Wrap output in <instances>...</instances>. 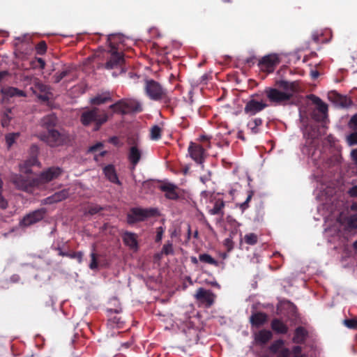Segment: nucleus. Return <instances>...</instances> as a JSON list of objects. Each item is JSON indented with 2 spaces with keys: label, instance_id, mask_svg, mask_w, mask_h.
<instances>
[{
  "label": "nucleus",
  "instance_id": "obj_1",
  "mask_svg": "<svg viewBox=\"0 0 357 357\" xmlns=\"http://www.w3.org/2000/svg\"><path fill=\"white\" fill-rule=\"evenodd\" d=\"M144 91L145 95L151 100L161 102L167 107H169L172 103V98L168 90L153 79H146L144 80Z\"/></svg>",
  "mask_w": 357,
  "mask_h": 357
},
{
  "label": "nucleus",
  "instance_id": "obj_2",
  "mask_svg": "<svg viewBox=\"0 0 357 357\" xmlns=\"http://www.w3.org/2000/svg\"><path fill=\"white\" fill-rule=\"evenodd\" d=\"M107 120L108 115L107 112L97 107L86 109L80 116L82 124L84 126L93 124L95 130H98Z\"/></svg>",
  "mask_w": 357,
  "mask_h": 357
},
{
  "label": "nucleus",
  "instance_id": "obj_3",
  "mask_svg": "<svg viewBox=\"0 0 357 357\" xmlns=\"http://www.w3.org/2000/svg\"><path fill=\"white\" fill-rule=\"evenodd\" d=\"M116 35L111 34L108 36V40L110 43L111 47V56L108 61L105 64V68L108 70H115L113 73L114 76L124 72L123 64L125 62L123 54L118 52L116 50V47L114 45L113 40L115 39Z\"/></svg>",
  "mask_w": 357,
  "mask_h": 357
},
{
  "label": "nucleus",
  "instance_id": "obj_4",
  "mask_svg": "<svg viewBox=\"0 0 357 357\" xmlns=\"http://www.w3.org/2000/svg\"><path fill=\"white\" fill-rule=\"evenodd\" d=\"M116 114L122 115L130 113H139L143 111V107L140 101L135 98H123L109 107Z\"/></svg>",
  "mask_w": 357,
  "mask_h": 357
},
{
  "label": "nucleus",
  "instance_id": "obj_5",
  "mask_svg": "<svg viewBox=\"0 0 357 357\" xmlns=\"http://www.w3.org/2000/svg\"><path fill=\"white\" fill-rule=\"evenodd\" d=\"M39 137L52 147L61 146L70 141V135L67 132L56 129H50L47 132L40 133Z\"/></svg>",
  "mask_w": 357,
  "mask_h": 357
},
{
  "label": "nucleus",
  "instance_id": "obj_6",
  "mask_svg": "<svg viewBox=\"0 0 357 357\" xmlns=\"http://www.w3.org/2000/svg\"><path fill=\"white\" fill-rule=\"evenodd\" d=\"M280 63L279 56L276 54H271L263 56L257 65L261 71L270 74L274 72Z\"/></svg>",
  "mask_w": 357,
  "mask_h": 357
},
{
  "label": "nucleus",
  "instance_id": "obj_7",
  "mask_svg": "<svg viewBox=\"0 0 357 357\" xmlns=\"http://www.w3.org/2000/svg\"><path fill=\"white\" fill-rule=\"evenodd\" d=\"M264 93L268 100L275 105H282L289 100L292 94L287 91H281L275 88L268 87L264 90Z\"/></svg>",
  "mask_w": 357,
  "mask_h": 357
},
{
  "label": "nucleus",
  "instance_id": "obj_8",
  "mask_svg": "<svg viewBox=\"0 0 357 357\" xmlns=\"http://www.w3.org/2000/svg\"><path fill=\"white\" fill-rule=\"evenodd\" d=\"M11 181L17 188L26 192L30 191L33 187H38V181L36 178L29 176L15 174L12 176Z\"/></svg>",
  "mask_w": 357,
  "mask_h": 357
},
{
  "label": "nucleus",
  "instance_id": "obj_9",
  "mask_svg": "<svg viewBox=\"0 0 357 357\" xmlns=\"http://www.w3.org/2000/svg\"><path fill=\"white\" fill-rule=\"evenodd\" d=\"M155 215L154 209H143L141 208H132L127 215L128 223L133 225L137 222L145 220L147 218Z\"/></svg>",
  "mask_w": 357,
  "mask_h": 357
},
{
  "label": "nucleus",
  "instance_id": "obj_10",
  "mask_svg": "<svg viewBox=\"0 0 357 357\" xmlns=\"http://www.w3.org/2000/svg\"><path fill=\"white\" fill-rule=\"evenodd\" d=\"M31 89L33 93L42 101L47 102L50 99V96L52 95L50 87L43 84L38 79L35 78L33 80Z\"/></svg>",
  "mask_w": 357,
  "mask_h": 357
},
{
  "label": "nucleus",
  "instance_id": "obj_11",
  "mask_svg": "<svg viewBox=\"0 0 357 357\" xmlns=\"http://www.w3.org/2000/svg\"><path fill=\"white\" fill-rule=\"evenodd\" d=\"M46 213L47 210L45 208H40L39 209L35 210L26 214L20 221V224L23 227H29L42 220L44 218Z\"/></svg>",
  "mask_w": 357,
  "mask_h": 357
},
{
  "label": "nucleus",
  "instance_id": "obj_12",
  "mask_svg": "<svg viewBox=\"0 0 357 357\" xmlns=\"http://www.w3.org/2000/svg\"><path fill=\"white\" fill-rule=\"evenodd\" d=\"M257 94L252 95L251 98L247 101L244 107L245 114L249 116H254L266 108L268 105L264 101L257 100L254 98Z\"/></svg>",
  "mask_w": 357,
  "mask_h": 357
},
{
  "label": "nucleus",
  "instance_id": "obj_13",
  "mask_svg": "<svg viewBox=\"0 0 357 357\" xmlns=\"http://www.w3.org/2000/svg\"><path fill=\"white\" fill-rule=\"evenodd\" d=\"M62 173V169L58 167H51L40 174L38 177L36 178L38 181V187L49 183L58 178Z\"/></svg>",
  "mask_w": 357,
  "mask_h": 357
},
{
  "label": "nucleus",
  "instance_id": "obj_14",
  "mask_svg": "<svg viewBox=\"0 0 357 357\" xmlns=\"http://www.w3.org/2000/svg\"><path fill=\"white\" fill-rule=\"evenodd\" d=\"M131 144L128 153V160L132 166V169H135L140 161L142 155V151L139 147L137 142L134 141L133 142H129Z\"/></svg>",
  "mask_w": 357,
  "mask_h": 357
},
{
  "label": "nucleus",
  "instance_id": "obj_15",
  "mask_svg": "<svg viewBox=\"0 0 357 357\" xmlns=\"http://www.w3.org/2000/svg\"><path fill=\"white\" fill-rule=\"evenodd\" d=\"M30 149H31V153L30 158H29L28 160L24 161L23 162V164H21L20 165V171L26 174L31 173V167L32 166L37 165L38 164H39V162L37 159V153L38 152V147L36 145L33 144L31 146Z\"/></svg>",
  "mask_w": 357,
  "mask_h": 357
},
{
  "label": "nucleus",
  "instance_id": "obj_16",
  "mask_svg": "<svg viewBox=\"0 0 357 357\" xmlns=\"http://www.w3.org/2000/svg\"><path fill=\"white\" fill-rule=\"evenodd\" d=\"M190 157L197 163L202 164L204 161L205 149L202 146L195 142H190L188 147Z\"/></svg>",
  "mask_w": 357,
  "mask_h": 357
},
{
  "label": "nucleus",
  "instance_id": "obj_17",
  "mask_svg": "<svg viewBox=\"0 0 357 357\" xmlns=\"http://www.w3.org/2000/svg\"><path fill=\"white\" fill-rule=\"evenodd\" d=\"M195 296L197 301L202 303H205L207 307H211L214 303V294L212 291L206 290L202 287H200L197 289Z\"/></svg>",
  "mask_w": 357,
  "mask_h": 357
},
{
  "label": "nucleus",
  "instance_id": "obj_18",
  "mask_svg": "<svg viewBox=\"0 0 357 357\" xmlns=\"http://www.w3.org/2000/svg\"><path fill=\"white\" fill-rule=\"evenodd\" d=\"M268 316L263 312H253L250 317V323L252 327L259 328L267 323Z\"/></svg>",
  "mask_w": 357,
  "mask_h": 357
},
{
  "label": "nucleus",
  "instance_id": "obj_19",
  "mask_svg": "<svg viewBox=\"0 0 357 357\" xmlns=\"http://www.w3.org/2000/svg\"><path fill=\"white\" fill-rule=\"evenodd\" d=\"M69 196V191L67 189H63L56 192L52 195L44 199L42 202L44 204H52L65 200Z\"/></svg>",
  "mask_w": 357,
  "mask_h": 357
},
{
  "label": "nucleus",
  "instance_id": "obj_20",
  "mask_svg": "<svg viewBox=\"0 0 357 357\" xmlns=\"http://www.w3.org/2000/svg\"><path fill=\"white\" fill-rule=\"evenodd\" d=\"M273 338V333L267 329H261L254 334L255 342L258 345H265Z\"/></svg>",
  "mask_w": 357,
  "mask_h": 357
},
{
  "label": "nucleus",
  "instance_id": "obj_21",
  "mask_svg": "<svg viewBox=\"0 0 357 357\" xmlns=\"http://www.w3.org/2000/svg\"><path fill=\"white\" fill-rule=\"evenodd\" d=\"M284 341L282 339H278L275 340L270 345L268 350L271 354H276V356H280V354L284 350H287V357H289L291 354V351L289 348L284 347Z\"/></svg>",
  "mask_w": 357,
  "mask_h": 357
},
{
  "label": "nucleus",
  "instance_id": "obj_22",
  "mask_svg": "<svg viewBox=\"0 0 357 357\" xmlns=\"http://www.w3.org/2000/svg\"><path fill=\"white\" fill-rule=\"evenodd\" d=\"M308 331L303 326H298L295 328L292 342L297 344H303L308 337Z\"/></svg>",
  "mask_w": 357,
  "mask_h": 357
},
{
  "label": "nucleus",
  "instance_id": "obj_23",
  "mask_svg": "<svg viewBox=\"0 0 357 357\" xmlns=\"http://www.w3.org/2000/svg\"><path fill=\"white\" fill-rule=\"evenodd\" d=\"M177 186L172 183H166L160 186V190L165 192V197L171 200H177L179 197L176 192Z\"/></svg>",
  "mask_w": 357,
  "mask_h": 357
},
{
  "label": "nucleus",
  "instance_id": "obj_24",
  "mask_svg": "<svg viewBox=\"0 0 357 357\" xmlns=\"http://www.w3.org/2000/svg\"><path fill=\"white\" fill-rule=\"evenodd\" d=\"M271 328L276 334L279 335H285L289 331L288 326L279 318H274L272 319L271 322Z\"/></svg>",
  "mask_w": 357,
  "mask_h": 357
},
{
  "label": "nucleus",
  "instance_id": "obj_25",
  "mask_svg": "<svg viewBox=\"0 0 357 357\" xmlns=\"http://www.w3.org/2000/svg\"><path fill=\"white\" fill-rule=\"evenodd\" d=\"M1 93L3 95L4 98H13V97H26V93L20 90L17 88L13 87V86H6V87H2L0 89Z\"/></svg>",
  "mask_w": 357,
  "mask_h": 357
},
{
  "label": "nucleus",
  "instance_id": "obj_26",
  "mask_svg": "<svg viewBox=\"0 0 357 357\" xmlns=\"http://www.w3.org/2000/svg\"><path fill=\"white\" fill-rule=\"evenodd\" d=\"M112 101V95L109 91H105L100 94H97L90 99V103L93 105H100L108 102Z\"/></svg>",
  "mask_w": 357,
  "mask_h": 357
},
{
  "label": "nucleus",
  "instance_id": "obj_27",
  "mask_svg": "<svg viewBox=\"0 0 357 357\" xmlns=\"http://www.w3.org/2000/svg\"><path fill=\"white\" fill-rule=\"evenodd\" d=\"M103 172L107 178L112 183L121 185L116 174L114 166L113 165H108L103 168Z\"/></svg>",
  "mask_w": 357,
  "mask_h": 357
},
{
  "label": "nucleus",
  "instance_id": "obj_28",
  "mask_svg": "<svg viewBox=\"0 0 357 357\" xmlns=\"http://www.w3.org/2000/svg\"><path fill=\"white\" fill-rule=\"evenodd\" d=\"M137 238V236L135 234L130 231H126L122 236L124 244L131 249L137 248L138 243Z\"/></svg>",
  "mask_w": 357,
  "mask_h": 357
},
{
  "label": "nucleus",
  "instance_id": "obj_29",
  "mask_svg": "<svg viewBox=\"0 0 357 357\" xmlns=\"http://www.w3.org/2000/svg\"><path fill=\"white\" fill-rule=\"evenodd\" d=\"M225 206V202L222 199H217L214 202L213 207L208 210V213L223 217Z\"/></svg>",
  "mask_w": 357,
  "mask_h": 357
},
{
  "label": "nucleus",
  "instance_id": "obj_30",
  "mask_svg": "<svg viewBox=\"0 0 357 357\" xmlns=\"http://www.w3.org/2000/svg\"><path fill=\"white\" fill-rule=\"evenodd\" d=\"M107 312L109 313V321L114 325L116 326L117 328H122L123 321L121 320V317L113 315L114 314H119L121 312V309H107Z\"/></svg>",
  "mask_w": 357,
  "mask_h": 357
},
{
  "label": "nucleus",
  "instance_id": "obj_31",
  "mask_svg": "<svg viewBox=\"0 0 357 357\" xmlns=\"http://www.w3.org/2000/svg\"><path fill=\"white\" fill-rule=\"evenodd\" d=\"M57 123V117L55 114H52L44 116L41 119V125L43 128H46L47 130L50 129H54V127Z\"/></svg>",
  "mask_w": 357,
  "mask_h": 357
},
{
  "label": "nucleus",
  "instance_id": "obj_32",
  "mask_svg": "<svg viewBox=\"0 0 357 357\" xmlns=\"http://www.w3.org/2000/svg\"><path fill=\"white\" fill-rule=\"evenodd\" d=\"M263 121L261 118H254L248 122L247 126L253 135L258 134L261 132V126Z\"/></svg>",
  "mask_w": 357,
  "mask_h": 357
},
{
  "label": "nucleus",
  "instance_id": "obj_33",
  "mask_svg": "<svg viewBox=\"0 0 357 357\" xmlns=\"http://www.w3.org/2000/svg\"><path fill=\"white\" fill-rule=\"evenodd\" d=\"M329 98L333 99V100L342 107H347L349 105L350 100L344 96H342L336 92L331 93Z\"/></svg>",
  "mask_w": 357,
  "mask_h": 357
},
{
  "label": "nucleus",
  "instance_id": "obj_34",
  "mask_svg": "<svg viewBox=\"0 0 357 357\" xmlns=\"http://www.w3.org/2000/svg\"><path fill=\"white\" fill-rule=\"evenodd\" d=\"M277 85L279 88L284 91H290L294 92L296 91V84L295 82H289L285 80H280L277 82Z\"/></svg>",
  "mask_w": 357,
  "mask_h": 357
},
{
  "label": "nucleus",
  "instance_id": "obj_35",
  "mask_svg": "<svg viewBox=\"0 0 357 357\" xmlns=\"http://www.w3.org/2000/svg\"><path fill=\"white\" fill-rule=\"evenodd\" d=\"M199 260L203 263L213 265L215 266H219V262L213 258L210 255L204 253L199 255Z\"/></svg>",
  "mask_w": 357,
  "mask_h": 357
},
{
  "label": "nucleus",
  "instance_id": "obj_36",
  "mask_svg": "<svg viewBox=\"0 0 357 357\" xmlns=\"http://www.w3.org/2000/svg\"><path fill=\"white\" fill-rule=\"evenodd\" d=\"M162 128L158 125L151 127L150 130V138L152 140L157 141L161 138Z\"/></svg>",
  "mask_w": 357,
  "mask_h": 357
},
{
  "label": "nucleus",
  "instance_id": "obj_37",
  "mask_svg": "<svg viewBox=\"0 0 357 357\" xmlns=\"http://www.w3.org/2000/svg\"><path fill=\"white\" fill-rule=\"evenodd\" d=\"M244 241L248 245H254L258 242V236L255 233H249L245 235Z\"/></svg>",
  "mask_w": 357,
  "mask_h": 357
},
{
  "label": "nucleus",
  "instance_id": "obj_38",
  "mask_svg": "<svg viewBox=\"0 0 357 357\" xmlns=\"http://www.w3.org/2000/svg\"><path fill=\"white\" fill-rule=\"evenodd\" d=\"M19 132L8 133L6 135V142L8 148H10L19 137Z\"/></svg>",
  "mask_w": 357,
  "mask_h": 357
},
{
  "label": "nucleus",
  "instance_id": "obj_39",
  "mask_svg": "<svg viewBox=\"0 0 357 357\" xmlns=\"http://www.w3.org/2000/svg\"><path fill=\"white\" fill-rule=\"evenodd\" d=\"M11 109H7L3 114L1 123L3 128L8 127L10 125V121L12 119L9 115Z\"/></svg>",
  "mask_w": 357,
  "mask_h": 357
},
{
  "label": "nucleus",
  "instance_id": "obj_40",
  "mask_svg": "<svg viewBox=\"0 0 357 357\" xmlns=\"http://www.w3.org/2000/svg\"><path fill=\"white\" fill-rule=\"evenodd\" d=\"M162 254H164L165 255L174 254L173 244L172 242L167 241L163 245L162 249Z\"/></svg>",
  "mask_w": 357,
  "mask_h": 357
},
{
  "label": "nucleus",
  "instance_id": "obj_41",
  "mask_svg": "<svg viewBox=\"0 0 357 357\" xmlns=\"http://www.w3.org/2000/svg\"><path fill=\"white\" fill-rule=\"evenodd\" d=\"M47 48V44L44 40L40 41L36 46V52L40 55L45 54Z\"/></svg>",
  "mask_w": 357,
  "mask_h": 357
},
{
  "label": "nucleus",
  "instance_id": "obj_42",
  "mask_svg": "<svg viewBox=\"0 0 357 357\" xmlns=\"http://www.w3.org/2000/svg\"><path fill=\"white\" fill-rule=\"evenodd\" d=\"M3 181L0 178V208L6 209L8 207V202L2 195Z\"/></svg>",
  "mask_w": 357,
  "mask_h": 357
},
{
  "label": "nucleus",
  "instance_id": "obj_43",
  "mask_svg": "<svg viewBox=\"0 0 357 357\" xmlns=\"http://www.w3.org/2000/svg\"><path fill=\"white\" fill-rule=\"evenodd\" d=\"M344 325L349 329H357V319H346L343 321Z\"/></svg>",
  "mask_w": 357,
  "mask_h": 357
},
{
  "label": "nucleus",
  "instance_id": "obj_44",
  "mask_svg": "<svg viewBox=\"0 0 357 357\" xmlns=\"http://www.w3.org/2000/svg\"><path fill=\"white\" fill-rule=\"evenodd\" d=\"M83 252L81 251L79 252H68V255H66L67 257H69L70 259H76L77 262L79 264H81L83 259Z\"/></svg>",
  "mask_w": 357,
  "mask_h": 357
},
{
  "label": "nucleus",
  "instance_id": "obj_45",
  "mask_svg": "<svg viewBox=\"0 0 357 357\" xmlns=\"http://www.w3.org/2000/svg\"><path fill=\"white\" fill-rule=\"evenodd\" d=\"M347 143L350 146L357 145V131H354L347 137Z\"/></svg>",
  "mask_w": 357,
  "mask_h": 357
},
{
  "label": "nucleus",
  "instance_id": "obj_46",
  "mask_svg": "<svg viewBox=\"0 0 357 357\" xmlns=\"http://www.w3.org/2000/svg\"><path fill=\"white\" fill-rule=\"evenodd\" d=\"M91 263L89 264V268L91 270L96 269L98 266V255L94 252H92L91 253Z\"/></svg>",
  "mask_w": 357,
  "mask_h": 357
},
{
  "label": "nucleus",
  "instance_id": "obj_47",
  "mask_svg": "<svg viewBox=\"0 0 357 357\" xmlns=\"http://www.w3.org/2000/svg\"><path fill=\"white\" fill-rule=\"evenodd\" d=\"M348 126L354 131H357V113L354 114L348 123Z\"/></svg>",
  "mask_w": 357,
  "mask_h": 357
},
{
  "label": "nucleus",
  "instance_id": "obj_48",
  "mask_svg": "<svg viewBox=\"0 0 357 357\" xmlns=\"http://www.w3.org/2000/svg\"><path fill=\"white\" fill-rule=\"evenodd\" d=\"M102 210L103 208L99 205H91L88 208V213L93 215L97 214L98 213L100 212Z\"/></svg>",
  "mask_w": 357,
  "mask_h": 357
},
{
  "label": "nucleus",
  "instance_id": "obj_49",
  "mask_svg": "<svg viewBox=\"0 0 357 357\" xmlns=\"http://www.w3.org/2000/svg\"><path fill=\"white\" fill-rule=\"evenodd\" d=\"M312 118L317 122H323L326 118V114L313 111L312 113Z\"/></svg>",
  "mask_w": 357,
  "mask_h": 357
},
{
  "label": "nucleus",
  "instance_id": "obj_50",
  "mask_svg": "<svg viewBox=\"0 0 357 357\" xmlns=\"http://www.w3.org/2000/svg\"><path fill=\"white\" fill-rule=\"evenodd\" d=\"M253 195L252 191H249L248 194V197L244 202L241 204L240 208L242 210V211H244L245 209L248 208V203L251 200Z\"/></svg>",
  "mask_w": 357,
  "mask_h": 357
},
{
  "label": "nucleus",
  "instance_id": "obj_51",
  "mask_svg": "<svg viewBox=\"0 0 357 357\" xmlns=\"http://www.w3.org/2000/svg\"><path fill=\"white\" fill-rule=\"evenodd\" d=\"M52 249L58 252V255L61 257H66L68 252L63 250V247L60 243H57L55 245H52Z\"/></svg>",
  "mask_w": 357,
  "mask_h": 357
},
{
  "label": "nucleus",
  "instance_id": "obj_52",
  "mask_svg": "<svg viewBox=\"0 0 357 357\" xmlns=\"http://www.w3.org/2000/svg\"><path fill=\"white\" fill-rule=\"evenodd\" d=\"M348 227L351 229H357V214L351 215L348 220Z\"/></svg>",
  "mask_w": 357,
  "mask_h": 357
},
{
  "label": "nucleus",
  "instance_id": "obj_53",
  "mask_svg": "<svg viewBox=\"0 0 357 357\" xmlns=\"http://www.w3.org/2000/svg\"><path fill=\"white\" fill-rule=\"evenodd\" d=\"M314 112L327 114L328 106L326 103L321 102V103L317 105V108L314 110Z\"/></svg>",
  "mask_w": 357,
  "mask_h": 357
},
{
  "label": "nucleus",
  "instance_id": "obj_54",
  "mask_svg": "<svg viewBox=\"0 0 357 357\" xmlns=\"http://www.w3.org/2000/svg\"><path fill=\"white\" fill-rule=\"evenodd\" d=\"M224 245L227 248V252H230L234 248V243L231 238H227L224 241Z\"/></svg>",
  "mask_w": 357,
  "mask_h": 357
},
{
  "label": "nucleus",
  "instance_id": "obj_55",
  "mask_svg": "<svg viewBox=\"0 0 357 357\" xmlns=\"http://www.w3.org/2000/svg\"><path fill=\"white\" fill-rule=\"evenodd\" d=\"M66 75H67V71H65V70L60 72L59 73H56L54 76V82L59 83L63 78H64L66 76Z\"/></svg>",
  "mask_w": 357,
  "mask_h": 357
},
{
  "label": "nucleus",
  "instance_id": "obj_56",
  "mask_svg": "<svg viewBox=\"0 0 357 357\" xmlns=\"http://www.w3.org/2000/svg\"><path fill=\"white\" fill-rule=\"evenodd\" d=\"M156 233L157 234H156V236H155V242L158 243V242L161 241V240L162 238V236L164 234L163 228L162 227H158Z\"/></svg>",
  "mask_w": 357,
  "mask_h": 357
},
{
  "label": "nucleus",
  "instance_id": "obj_57",
  "mask_svg": "<svg viewBox=\"0 0 357 357\" xmlns=\"http://www.w3.org/2000/svg\"><path fill=\"white\" fill-rule=\"evenodd\" d=\"M109 142V143L112 144L113 145L117 147H120L122 145V144L120 142L119 137L116 136L110 137Z\"/></svg>",
  "mask_w": 357,
  "mask_h": 357
},
{
  "label": "nucleus",
  "instance_id": "obj_58",
  "mask_svg": "<svg viewBox=\"0 0 357 357\" xmlns=\"http://www.w3.org/2000/svg\"><path fill=\"white\" fill-rule=\"evenodd\" d=\"M308 98L316 105H319L320 103H321V102H323L321 98H319V97H317V96H316L315 95H313V94L310 95L308 96Z\"/></svg>",
  "mask_w": 357,
  "mask_h": 357
},
{
  "label": "nucleus",
  "instance_id": "obj_59",
  "mask_svg": "<svg viewBox=\"0 0 357 357\" xmlns=\"http://www.w3.org/2000/svg\"><path fill=\"white\" fill-rule=\"evenodd\" d=\"M291 351L295 356H300L302 354V347L299 345L294 346Z\"/></svg>",
  "mask_w": 357,
  "mask_h": 357
},
{
  "label": "nucleus",
  "instance_id": "obj_60",
  "mask_svg": "<svg viewBox=\"0 0 357 357\" xmlns=\"http://www.w3.org/2000/svg\"><path fill=\"white\" fill-rule=\"evenodd\" d=\"M349 195L350 197H357V185H354L352 188H351L348 191Z\"/></svg>",
  "mask_w": 357,
  "mask_h": 357
},
{
  "label": "nucleus",
  "instance_id": "obj_61",
  "mask_svg": "<svg viewBox=\"0 0 357 357\" xmlns=\"http://www.w3.org/2000/svg\"><path fill=\"white\" fill-rule=\"evenodd\" d=\"M102 147V144L101 143H97L96 144H95L89 148V151L90 152H96Z\"/></svg>",
  "mask_w": 357,
  "mask_h": 357
},
{
  "label": "nucleus",
  "instance_id": "obj_62",
  "mask_svg": "<svg viewBox=\"0 0 357 357\" xmlns=\"http://www.w3.org/2000/svg\"><path fill=\"white\" fill-rule=\"evenodd\" d=\"M256 60H257L256 56H250L245 59V63L247 64H248L249 66L254 65Z\"/></svg>",
  "mask_w": 357,
  "mask_h": 357
},
{
  "label": "nucleus",
  "instance_id": "obj_63",
  "mask_svg": "<svg viewBox=\"0 0 357 357\" xmlns=\"http://www.w3.org/2000/svg\"><path fill=\"white\" fill-rule=\"evenodd\" d=\"M321 36V35H319L317 33H313L312 35V39L315 43H319Z\"/></svg>",
  "mask_w": 357,
  "mask_h": 357
},
{
  "label": "nucleus",
  "instance_id": "obj_64",
  "mask_svg": "<svg viewBox=\"0 0 357 357\" xmlns=\"http://www.w3.org/2000/svg\"><path fill=\"white\" fill-rule=\"evenodd\" d=\"M8 75V71H0V85L3 82L4 79Z\"/></svg>",
  "mask_w": 357,
  "mask_h": 357
}]
</instances>
